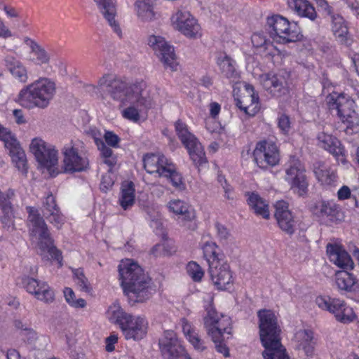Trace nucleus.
Masks as SVG:
<instances>
[{
    "label": "nucleus",
    "instance_id": "obj_1",
    "mask_svg": "<svg viewBox=\"0 0 359 359\" xmlns=\"http://www.w3.org/2000/svg\"><path fill=\"white\" fill-rule=\"evenodd\" d=\"M121 286L130 302L142 303L151 295L150 278L136 263L127 262L118 266Z\"/></svg>",
    "mask_w": 359,
    "mask_h": 359
},
{
    "label": "nucleus",
    "instance_id": "obj_2",
    "mask_svg": "<svg viewBox=\"0 0 359 359\" xmlns=\"http://www.w3.org/2000/svg\"><path fill=\"white\" fill-rule=\"evenodd\" d=\"M55 93V83L48 78L43 77L22 88L16 102L29 109L35 107L44 109L49 104Z\"/></svg>",
    "mask_w": 359,
    "mask_h": 359
},
{
    "label": "nucleus",
    "instance_id": "obj_3",
    "mask_svg": "<svg viewBox=\"0 0 359 359\" xmlns=\"http://www.w3.org/2000/svg\"><path fill=\"white\" fill-rule=\"evenodd\" d=\"M327 254L331 262L344 271H338L335 275V283L340 291L354 292L358 288L355 276L347 270H352L354 263L348 253L340 245L328 243Z\"/></svg>",
    "mask_w": 359,
    "mask_h": 359
},
{
    "label": "nucleus",
    "instance_id": "obj_4",
    "mask_svg": "<svg viewBox=\"0 0 359 359\" xmlns=\"http://www.w3.org/2000/svg\"><path fill=\"white\" fill-rule=\"evenodd\" d=\"M27 210L29 214L27 224L30 236L38 240V246L41 252H48L51 259L56 260L62 266V252L53 245V240L44 219L36 208L27 207Z\"/></svg>",
    "mask_w": 359,
    "mask_h": 359
},
{
    "label": "nucleus",
    "instance_id": "obj_5",
    "mask_svg": "<svg viewBox=\"0 0 359 359\" xmlns=\"http://www.w3.org/2000/svg\"><path fill=\"white\" fill-rule=\"evenodd\" d=\"M107 316L111 322L119 326L127 340H140L147 334L146 319L126 313L118 304L110 306L107 310Z\"/></svg>",
    "mask_w": 359,
    "mask_h": 359
},
{
    "label": "nucleus",
    "instance_id": "obj_6",
    "mask_svg": "<svg viewBox=\"0 0 359 359\" xmlns=\"http://www.w3.org/2000/svg\"><path fill=\"white\" fill-rule=\"evenodd\" d=\"M327 104L331 113H335L342 123L346 125V133L352 134L359 130V116L355 111V102L348 95L332 93L327 97Z\"/></svg>",
    "mask_w": 359,
    "mask_h": 359
},
{
    "label": "nucleus",
    "instance_id": "obj_7",
    "mask_svg": "<svg viewBox=\"0 0 359 359\" xmlns=\"http://www.w3.org/2000/svg\"><path fill=\"white\" fill-rule=\"evenodd\" d=\"M271 37L280 43H288L299 41L302 35L297 25L280 15L271 16Z\"/></svg>",
    "mask_w": 359,
    "mask_h": 359
},
{
    "label": "nucleus",
    "instance_id": "obj_8",
    "mask_svg": "<svg viewBox=\"0 0 359 359\" xmlns=\"http://www.w3.org/2000/svg\"><path fill=\"white\" fill-rule=\"evenodd\" d=\"M206 312L203 318L204 327L212 339L218 341L224 337L225 334H231V320L229 316L218 314L211 304L206 307Z\"/></svg>",
    "mask_w": 359,
    "mask_h": 359
},
{
    "label": "nucleus",
    "instance_id": "obj_9",
    "mask_svg": "<svg viewBox=\"0 0 359 359\" xmlns=\"http://www.w3.org/2000/svg\"><path fill=\"white\" fill-rule=\"evenodd\" d=\"M98 86L106 88V91L114 100L123 102L132 101V93L138 94L141 88V84H129L120 79H111L109 75H105L98 81Z\"/></svg>",
    "mask_w": 359,
    "mask_h": 359
},
{
    "label": "nucleus",
    "instance_id": "obj_10",
    "mask_svg": "<svg viewBox=\"0 0 359 359\" xmlns=\"http://www.w3.org/2000/svg\"><path fill=\"white\" fill-rule=\"evenodd\" d=\"M0 140L4 142L6 149L15 167L25 176L28 172V164L25 151L11 130L0 124Z\"/></svg>",
    "mask_w": 359,
    "mask_h": 359
},
{
    "label": "nucleus",
    "instance_id": "obj_11",
    "mask_svg": "<svg viewBox=\"0 0 359 359\" xmlns=\"http://www.w3.org/2000/svg\"><path fill=\"white\" fill-rule=\"evenodd\" d=\"M175 130L194 163L196 165H201L206 163L203 147L197 138L189 131L187 125L178 120L175 123Z\"/></svg>",
    "mask_w": 359,
    "mask_h": 359
},
{
    "label": "nucleus",
    "instance_id": "obj_12",
    "mask_svg": "<svg viewBox=\"0 0 359 359\" xmlns=\"http://www.w3.org/2000/svg\"><path fill=\"white\" fill-rule=\"evenodd\" d=\"M316 304L322 310L332 313L339 322L348 323L355 318L353 309L340 299L330 296H318L316 299Z\"/></svg>",
    "mask_w": 359,
    "mask_h": 359
},
{
    "label": "nucleus",
    "instance_id": "obj_13",
    "mask_svg": "<svg viewBox=\"0 0 359 359\" xmlns=\"http://www.w3.org/2000/svg\"><path fill=\"white\" fill-rule=\"evenodd\" d=\"M285 172V180L290 185L292 191L299 196L306 195L308 191L309 182L305 174V167L302 162L298 158L292 157Z\"/></svg>",
    "mask_w": 359,
    "mask_h": 359
},
{
    "label": "nucleus",
    "instance_id": "obj_14",
    "mask_svg": "<svg viewBox=\"0 0 359 359\" xmlns=\"http://www.w3.org/2000/svg\"><path fill=\"white\" fill-rule=\"evenodd\" d=\"M148 45L154 51L165 69H170L171 71L177 70L178 63L174 48L164 38L151 35L148 39Z\"/></svg>",
    "mask_w": 359,
    "mask_h": 359
},
{
    "label": "nucleus",
    "instance_id": "obj_15",
    "mask_svg": "<svg viewBox=\"0 0 359 359\" xmlns=\"http://www.w3.org/2000/svg\"><path fill=\"white\" fill-rule=\"evenodd\" d=\"M29 148L37 162L49 171L57 163V151L54 147L48 144L42 139L34 138Z\"/></svg>",
    "mask_w": 359,
    "mask_h": 359
},
{
    "label": "nucleus",
    "instance_id": "obj_16",
    "mask_svg": "<svg viewBox=\"0 0 359 359\" xmlns=\"http://www.w3.org/2000/svg\"><path fill=\"white\" fill-rule=\"evenodd\" d=\"M158 344L164 359H185L189 356L176 334L172 330L164 332Z\"/></svg>",
    "mask_w": 359,
    "mask_h": 359
},
{
    "label": "nucleus",
    "instance_id": "obj_17",
    "mask_svg": "<svg viewBox=\"0 0 359 359\" xmlns=\"http://www.w3.org/2000/svg\"><path fill=\"white\" fill-rule=\"evenodd\" d=\"M208 273L213 285L219 290H228L233 285L232 271L225 259L219 262L213 261L209 266Z\"/></svg>",
    "mask_w": 359,
    "mask_h": 359
},
{
    "label": "nucleus",
    "instance_id": "obj_18",
    "mask_svg": "<svg viewBox=\"0 0 359 359\" xmlns=\"http://www.w3.org/2000/svg\"><path fill=\"white\" fill-rule=\"evenodd\" d=\"M172 20L175 28L184 36L190 39L201 36L200 25L189 11L179 10L172 15Z\"/></svg>",
    "mask_w": 359,
    "mask_h": 359
},
{
    "label": "nucleus",
    "instance_id": "obj_19",
    "mask_svg": "<svg viewBox=\"0 0 359 359\" xmlns=\"http://www.w3.org/2000/svg\"><path fill=\"white\" fill-rule=\"evenodd\" d=\"M311 212L321 222L336 223L343 219L339 205L332 201H317L311 207Z\"/></svg>",
    "mask_w": 359,
    "mask_h": 359
},
{
    "label": "nucleus",
    "instance_id": "obj_20",
    "mask_svg": "<svg viewBox=\"0 0 359 359\" xmlns=\"http://www.w3.org/2000/svg\"><path fill=\"white\" fill-rule=\"evenodd\" d=\"M282 329L278 316L271 311V359H290L281 343Z\"/></svg>",
    "mask_w": 359,
    "mask_h": 359
},
{
    "label": "nucleus",
    "instance_id": "obj_21",
    "mask_svg": "<svg viewBox=\"0 0 359 359\" xmlns=\"http://www.w3.org/2000/svg\"><path fill=\"white\" fill-rule=\"evenodd\" d=\"M274 216L279 227L289 235L293 234L297 229L298 221L289 210L288 203L281 200L274 205Z\"/></svg>",
    "mask_w": 359,
    "mask_h": 359
},
{
    "label": "nucleus",
    "instance_id": "obj_22",
    "mask_svg": "<svg viewBox=\"0 0 359 359\" xmlns=\"http://www.w3.org/2000/svg\"><path fill=\"white\" fill-rule=\"evenodd\" d=\"M318 144L330 153L338 163H347V152L341 142L332 135L319 133L317 137Z\"/></svg>",
    "mask_w": 359,
    "mask_h": 359
},
{
    "label": "nucleus",
    "instance_id": "obj_23",
    "mask_svg": "<svg viewBox=\"0 0 359 359\" xmlns=\"http://www.w3.org/2000/svg\"><path fill=\"white\" fill-rule=\"evenodd\" d=\"M245 93L241 97H235V104L245 114L253 116L259 110V97L255 93L254 88L250 84L245 85Z\"/></svg>",
    "mask_w": 359,
    "mask_h": 359
},
{
    "label": "nucleus",
    "instance_id": "obj_24",
    "mask_svg": "<svg viewBox=\"0 0 359 359\" xmlns=\"http://www.w3.org/2000/svg\"><path fill=\"white\" fill-rule=\"evenodd\" d=\"M26 290L35 297L46 303L53 302L55 299L53 290L46 283H41L33 278H27L24 280Z\"/></svg>",
    "mask_w": 359,
    "mask_h": 359
},
{
    "label": "nucleus",
    "instance_id": "obj_25",
    "mask_svg": "<svg viewBox=\"0 0 359 359\" xmlns=\"http://www.w3.org/2000/svg\"><path fill=\"white\" fill-rule=\"evenodd\" d=\"M63 153L64 168L66 172H82L88 168V159L79 156L76 149L65 148Z\"/></svg>",
    "mask_w": 359,
    "mask_h": 359
},
{
    "label": "nucleus",
    "instance_id": "obj_26",
    "mask_svg": "<svg viewBox=\"0 0 359 359\" xmlns=\"http://www.w3.org/2000/svg\"><path fill=\"white\" fill-rule=\"evenodd\" d=\"M14 196V191L8 189L6 192L0 191V220L7 230L14 229L13 212L11 199Z\"/></svg>",
    "mask_w": 359,
    "mask_h": 359
},
{
    "label": "nucleus",
    "instance_id": "obj_27",
    "mask_svg": "<svg viewBox=\"0 0 359 359\" xmlns=\"http://www.w3.org/2000/svg\"><path fill=\"white\" fill-rule=\"evenodd\" d=\"M96 4L99 11L103 15L104 18L108 22L114 32L118 36H121L122 32L118 22L115 18L116 16V7L115 0H93Z\"/></svg>",
    "mask_w": 359,
    "mask_h": 359
},
{
    "label": "nucleus",
    "instance_id": "obj_28",
    "mask_svg": "<svg viewBox=\"0 0 359 359\" xmlns=\"http://www.w3.org/2000/svg\"><path fill=\"white\" fill-rule=\"evenodd\" d=\"M43 212L46 219L57 229H60L64 224V217L51 193L47 195L43 202Z\"/></svg>",
    "mask_w": 359,
    "mask_h": 359
},
{
    "label": "nucleus",
    "instance_id": "obj_29",
    "mask_svg": "<svg viewBox=\"0 0 359 359\" xmlns=\"http://www.w3.org/2000/svg\"><path fill=\"white\" fill-rule=\"evenodd\" d=\"M144 168L148 173H157L161 177L162 172L166 170L172 163L163 155L147 154L143 158Z\"/></svg>",
    "mask_w": 359,
    "mask_h": 359
},
{
    "label": "nucleus",
    "instance_id": "obj_30",
    "mask_svg": "<svg viewBox=\"0 0 359 359\" xmlns=\"http://www.w3.org/2000/svg\"><path fill=\"white\" fill-rule=\"evenodd\" d=\"M259 318V335L262 345L264 347L262 353L264 359H269V311L262 309L257 312Z\"/></svg>",
    "mask_w": 359,
    "mask_h": 359
},
{
    "label": "nucleus",
    "instance_id": "obj_31",
    "mask_svg": "<svg viewBox=\"0 0 359 359\" xmlns=\"http://www.w3.org/2000/svg\"><path fill=\"white\" fill-rule=\"evenodd\" d=\"M293 341L296 349L302 350L306 356L313 355L315 341L311 330H299L295 333Z\"/></svg>",
    "mask_w": 359,
    "mask_h": 359
},
{
    "label": "nucleus",
    "instance_id": "obj_32",
    "mask_svg": "<svg viewBox=\"0 0 359 359\" xmlns=\"http://www.w3.org/2000/svg\"><path fill=\"white\" fill-rule=\"evenodd\" d=\"M287 4L289 8L301 18L314 21L318 17L314 6L308 0H288Z\"/></svg>",
    "mask_w": 359,
    "mask_h": 359
},
{
    "label": "nucleus",
    "instance_id": "obj_33",
    "mask_svg": "<svg viewBox=\"0 0 359 359\" xmlns=\"http://www.w3.org/2000/svg\"><path fill=\"white\" fill-rule=\"evenodd\" d=\"M5 66L9 72L20 82L26 83L28 80L27 71L22 63L13 55H6Z\"/></svg>",
    "mask_w": 359,
    "mask_h": 359
},
{
    "label": "nucleus",
    "instance_id": "obj_34",
    "mask_svg": "<svg viewBox=\"0 0 359 359\" xmlns=\"http://www.w3.org/2000/svg\"><path fill=\"white\" fill-rule=\"evenodd\" d=\"M267 144L266 140L258 142L252 153L254 162L264 170H266L269 166V150Z\"/></svg>",
    "mask_w": 359,
    "mask_h": 359
},
{
    "label": "nucleus",
    "instance_id": "obj_35",
    "mask_svg": "<svg viewBox=\"0 0 359 359\" xmlns=\"http://www.w3.org/2000/svg\"><path fill=\"white\" fill-rule=\"evenodd\" d=\"M170 212L180 215L183 221H191L195 218V212L189 205L180 199L171 200L168 203Z\"/></svg>",
    "mask_w": 359,
    "mask_h": 359
},
{
    "label": "nucleus",
    "instance_id": "obj_36",
    "mask_svg": "<svg viewBox=\"0 0 359 359\" xmlns=\"http://www.w3.org/2000/svg\"><path fill=\"white\" fill-rule=\"evenodd\" d=\"M332 18V31L337 40L341 43H348V31L346 22L339 15L330 14Z\"/></svg>",
    "mask_w": 359,
    "mask_h": 359
},
{
    "label": "nucleus",
    "instance_id": "obj_37",
    "mask_svg": "<svg viewBox=\"0 0 359 359\" xmlns=\"http://www.w3.org/2000/svg\"><path fill=\"white\" fill-rule=\"evenodd\" d=\"M313 172L318 182L322 184L332 185L337 181L336 172L323 163L318 162L314 164Z\"/></svg>",
    "mask_w": 359,
    "mask_h": 359
},
{
    "label": "nucleus",
    "instance_id": "obj_38",
    "mask_svg": "<svg viewBox=\"0 0 359 359\" xmlns=\"http://www.w3.org/2000/svg\"><path fill=\"white\" fill-rule=\"evenodd\" d=\"M248 203L257 215L263 218H269V205L265 200L254 192L249 194Z\"/></svg>",
    "mask_w": 359,
    "mask_h": 359
},
{
    "label": "nucleus",
    "instance_id": "obj_39",
    "mask_svg": "<svg viewBox=\"0 0 359 359\" xmlns=\"http://www.w3.org/2000/svg\"><path fill=\"white\" fill-rule=\"evenodd\" d=\"M203 252L208 266L212 265L213 261L219 262L225 259L224 255L214 242H206L203 246Z\"/></svg>",
    "mask_w": 359,
    "mask_h": 359
},
{
    "label": "nucleus",
    "instance_id": "obj_40",
    "mask_svg": "<svg viewBox=\"0 0 359 359\" xmlns=\"http://www.w3.org/2000/svg\"><path fill=\"white\" fill-rule=\"evenodd\" d=\"M161 177L168 178L172 185L177 190L182 191L186 189L182 175L175 169V165L171 163L166 170L162 172Z\"/></svg>",
    "mask_w": 359,
    "mask_h": 359
},
{
    "label": "nucleus",
    "instance_id": "obj_41",
    "mask_svg": "<svg viewBox=\"0 0 359 359\" xmlns=\"http://www.w3.org/2000/svg\"><path fill=\"white\" fill-rule=\"evenodd\" d=\"M182 331L187 339L196 349L203 351L205 348L204 341L200 338L198 332L192 328L191 325L187 321H183Z\"/></svg>",
    "mask_w": 359,
    "mask_h": 359
},
{
    "label": "nucleus",
    "instance_id": "obj_42",
    "mask_svg": "<svg viewBox=\"0 0 359 359\" xmlns=\"http://www.w3.org/2000/svg\"><path fill=\"white\" fill-rule=\"evenodd\" d=\"M138 17L142 21H150L154 19L155 13L151 0H140L135 4Z\"/></svg>",
    "mask_w": 359,
    "mask_h": 359
},
{
    "label": "nucleus",
    "instance_id": "obj_43",
    "mask_svg": "<svg viewBox=\"0 0 359 359\" xmlns=\"http://www.w3.org/2000/svg\"><path fill=\"white\" fill-rule=\"evenodd\" d=\"M121 206L127 210L131 207L135 202V189L132 182L123 187L121 191V196L119 199Z\"/></svg>",
    "mask_w": 359,
    "mask_h": 359
},
{
    "label": "nucleus",
    "instance_id": "obj_44",
    "mask_svg": "<svg viewBox=\"0 0 359 359\" xmlns=\"http://www.w3.org/2000/svg\"><path fill=\"white\" fill-rule=\"evenodd\" d=\"M217 65L222 73L226 78H235L237 75L235 67L236 62L228 55H225L222 58H218Z\"/></svg>",
    "mask_w": 359,
    "mask_h": 359
},
{
    "label": "nucleus",
    "instance_id": "obj_45",
    "mask_svg": "<svg viewBox=\"0 0 359 359\" xmlns=\"http://www.w3.org/2000/svg\"><path fill=\"white\" fill-rule=\"evenodd\" d=\"M75 277V281L80 289L86 292H90L91 290L90 285L88 278L85 276L83 271L81 269L73 270Z\"/></svg>",
    "mask_w": 359,
    "mask_h": 359
},
{
    "label": "nucleus",
    "instance_id": "obj_46",
    "mask_svg": "<svg viewBox=\"0 0 359 359\" xmlns=\"http://www.w3.org/2000/svg\"><path fill=\"white\" fill-rule=\"evenodd\" d=\"M64 295L67 302L72 306L75 308H84L86 305V301L79 298L75 299V294L70 287H65L64 290Z\"/></svg>",
    "mask_w": 359,
    "mask_h": 359
},
{
    "label": "nucleus",
    "instance_id": "obj_47",
    "mask_svg": "<svg viewBox=\"0 0 359 359\" xmlns=\"http://www.w3.org/2000/svg\"><path fill=\"white\" fill-rule=\"evenodd\" d=\"M189 276L195 282L201 281L204 275L202 268L195 262H190L187 267Z\"/></svg>",
    "mask_w": 359,
    "mask_h": 359
},
{
    "label": "nucleus",
    "instance_id": "obj_48",
    "mask_svg": "<svg viewBox=\"0 0 359 359\" xmlns=\"http://www.w3.org/2000/svg\"><path fill=\"white\" fill-rule=\"evenodd\" d=\"M31 49L32 51L36 56L37 60L41 64H46L49 62L50 57L46 51L41 47L37 43L34 41H31Z\"/></svg>",
    "mask_w": 359,
    "mask_h": 359
},
{
    "label": "nucleus",
    "instance_id": "obj_49",
    "mask_svg": "<svg viewBox=\"0 0 359 359\" xmlns=\"http://www.w3.org/2000/svg\"><path fill=\"white\" fill-rule=\"evenodd\" d=\"M142 88L137 93H132L131 95V102H135L137 107H143L145 109H149L152 107V102L149 97H144L141 94Z\"/></svg>",
    "mask_w": 359,
    "mask_h": 359
},
{
    "label": "nucleus",
    "instance_id": "obj_50",
    "mask_svg": "<svg viewBox=\"0 0 359 359\" xmlns=\"http://www.w3.org/2000/svg\"><path fill=\"white\" fill-rule=\"evenodd\" d=\"M271 83L272 86L274 88H278L277 92L278 93L277 94V96H280L282 94H285L287 92V82L285 78H278V76H273L272 78H271Z\"/></svg>",
    "mask_w": 359,
    "mask_h": 359
},
{
    "label": "nucleus",
    "instance_id": "obj_51",
    "mask_svg": "<svg viewBox=\"0 0 359 359\" xmlns=\"http://www.w3.org/2000/svg\"><path fill=\"white\" fill-rule=\"evenodd\" d=\"M104 138L107 145L114 148L118 147L120 138L113 132L106 131L104 135Z\"/></svg>",
    "mask_w": 359,
    "mask_h": 359
},
{
    "label": "nucleus",
    "instance_id": "obj_52",
    "mask_svg": "<svg viewBox=\"0 0 359 359\" xmlns=\"http://www.w3.org/2000/svg\"><path fill=\"white\" fill-rule=\"evenodd\" d=\"M123 116L133 121H137L140 119L138 110L134 107H129L123 111Z\"/></svg>",
    "mask_w": 359,
    "mask_h": 359
},
{
    "label": "nucleus",
    "instance_id": "obj_53",
    "mask_svg": "<svg viewBox=\"0 0 359 359\" xmlns=\"http://www.w3.org/2000/svg\"><path fill=\"white\" fill-rule=\"evenodd\" d=\"M170 253V250L167 249L165 244L163 243H158L155 245L151 250V254L154 257L165 256Z\"/></svg>",
    "mask_w": 359,
    "mask_h": 359
},
{
    "label": "nucleus",
    "instance_id": "obj_54",
    "mask_svg": "<svg viewBox=\"0 0 359 359\" xmlns=\"http://www.w3.org/2000/svg\"><path fill=\"white\" fill-rule=\"evenodd\" d=\"M96 144L100 151V154L103 158H108L113 156V151L107 147L101 140H95Z\"/></svg>",
    "mask_w": 359,
    "mask_h": 359
},
{
    "label": "nucleus",
    "instance_id": "obj_55",
    "mask_svg": "<svg viewBox=\"0 0 359 359\" xmlns=\"http://www.w3.org/2000/svg\"><path fill=\"white\" fill-rule=\"evenodd\" d=\"M23 340L26 341L29 344L34 343L37 339L36 332L29 327L26 330L20 333Z\"/></svg>",
    "mask_w": 359,
    "mask_h": 359
},
{
    "label": "nucleus",
    "instance_id": "obj_56",
    "mask_svg": "<svg viewBox=\"0 0 359 359\" xmlns=\"http://www.w3.org/2000/svg\"><path fill=\"white\" fill-rule=\"evenodd\" d=\"M215 345L216 350L223 354L224 357H229V351L228 347L226 346L225 344H224V337H221L219 339L218 341H215L214 339H212Z\"/></svg>",
    "mask_w": 359,
    "mask_h": 359
},
{
    "label": "nucleus",
    "instance_id": "obj_57",
    "mask_svg": "<svg viewBox=\"0 0 359 359\" xmlns=\"http://www.w3.org/2000/svg\"><path fill=\"white\" fill-rule=\"evenodd\" d=\"M271 167L277 165L280 161V154L277 146L271 142Z\"/></svg>",
    "mask_w": 359,
    "mask_h": 359
},
{
    "label": "nucleus",
    "instance_id": "obj_58",
    "mask_svg": "<svg viewBox=\"0 0 359 359\" xmlns=\"http://www.w3.org/2000/svg\"><path fill=\"white\" fill-rule=\"evenodd\" d=\"M253 46L256 48H261L266 44V39L263 34L255 33L251 38Z\"/></svg>",
    "mask_w": 359,
    "mask_h": 359
},
{
    "label": "nucleus",
    "instance_id": "obj_59",
    "mask_svg": "<svg viewBox=\"0 0 359 359\" xmlns=\"http://www.w3.org/2000/svg\"><path fill=\"white\" fill-rule=\"evenodd\" d=\"M278 126L283 133H287L290 129L289 117L286 115L280 116L278 118Z\"/></svg>",
    "mask_w": 359,
    "mask_h": 359
},
{
    "label": "nucleus",
    "instance_id": "obj_60",
    "mask_svg": "<svg viewBox=\"0 0 359 359\" xmlns=\"http://www.w3.org/2000/svg\"><path fill=\"white\" fill-rule=\"evenodd\" d=\"M217 236L220 240H226L229 236L228 229L222 224L217 222L215 224Z\"/></svg>",
    "mask_w": 359,
    "mask_h": 359
},
{
    "label": "nucleus",
    "instance_id": "obj_61",
    "mask_svg": "<svg viewBox=\"0 0 359 359\" xmlns=\"http://www.w3.org/2000/svg\"><path fill=\"white\" fill-rule=\"evenodd\" d=\"M218 182L220 183L221 186L224 189V191L225 192V198L227 199H232L233 197H231L229 195V193L231 190V187L229 184H227V182L224 177V176L222 175H218Z\"/></svg>",
    "mask_w": 359,
    "mask_h": 359
},
{
    "label": "nucleus",
    "instance_id": "obj_62",
    "mask_svg": "<svg viewBox=\"0 0 359 359\" xmlns=\"http://www.w3.org/2000/svg\"><path fill=\"white\" fill-rule=\"evenodd\" d=\"M351 196V193L348 186H342L337 191V197L340 201L346 200Z\"/></svg>",
    "mask_w": 359,
    "mask_h": 359
},
{
    "label": "nucleus",
    "instance_id": "obj_63",
    "mask_svg": "<svg viewBox=\"0 0 359 359\" xmlns=\"http://www.w3.org/2000/svg\"><path fill=\"white\" fill-rule=\"evenodd\" d=\"M118 341V337L116 334H111L106 339V351L111 352L114 350V344Z\"/></svg>",
    "mask_w": 359,
    "mask_h": 359
},
{
    "label": "nucleus",
    "instance_id": "obj_64",
    "mask_svg": "<svg viewBox=\"0 0 359 359\" xmlns=\"http://www.w3.org/2000/svg\"><path fill=\"white\" fill-rule=\"evenodd\" d=\"M11 36V32L6 27L4 22L0 19V37L6 39Z\"/></svg>",
    "mask_w": 359,
    "mask_h": 359
}]
</instances>
